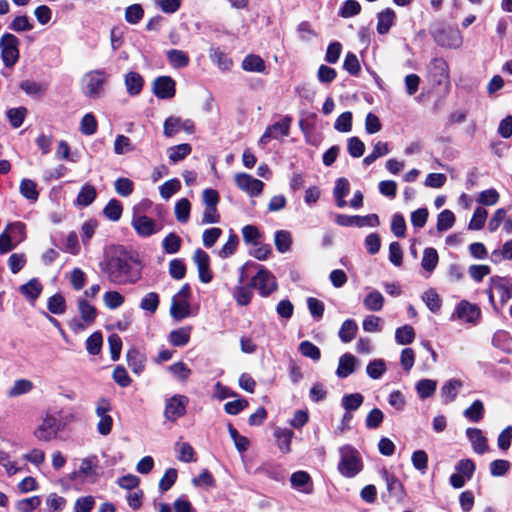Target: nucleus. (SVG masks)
I'll use <instances>...</instances> for the list:
<instances>
[{"label": "nucleus", "mask_w": 512, "mask_h": 512, "mask_svg": "<svg viewBox=\"0 0 512 512\" xmlns=\"http://www.w3.org/2000/svg\"><path fill=\"white\" fill-rule=\"evenodd\" d=\"M131 225L140 237H149L160 230L153 219L139 213L133 214Z\"/></svg>", "instance_id": "nucleus-14"}, {"label": "nucleus", "mask_w": 512, "mask_h": 512, "mask_svg": "<svg viewBox=\"0 0 512 512\" xmlns=\"http://www.w3.org/2000/svg\"><path fill=\"white\" fill-rule=\"evenodd\" d=\"M252 284L263 296H268L277 290L275 276L263 267L260 268L258 273L253 277Z\"/></svg>", "instance_id": "nucleus-11"}, {"label": "nucleus", "mask_w": 512, "mask_h": 512, "mask_svg": "<svg viewBox=\"0 0 512 512\" xmlns=\"http://www.w3.org/2000/svg\"><path fill=\"white\" fill-rule=\"evenodd\" d=\"M395 12L391 8H386L377 15V31L380 34H386L395 20Z\"/></svg>", "instance_id": "nucleus-29"}, {"label": "nucleus", "mask_w": 512, "mask_h": 512, "mask_svg": "<svg viewBox=\"0 0 512 512\" xmlns=\"http://www.w3.org/2000/svg\"><path fill=\"white\" fill-rule=\"evenodd\" d=\"M341 403L345 411H355L362 405L363 396L360 393L348 394L342 398Z\"/></svg>", "instance_id": "nucleus-55"}, {"label": "nucleus", "mask_w": 512, "mask_h": 512, "mask_svg": "<svg viewBox=\"0 0 512 512\" xmlns=\"http://www.w3.org/2000/svg\"><path fill=\"white\" fill-rule=\"evenodd\" d=\"M19 292L29 301L34 302L42 292V285L36 279L29 280L26 284L19 287Z\"/></svg>", "instance_id": "nucleus-28"}, {"label": "nucleus", "mask_w": 512, "mask_h": 512, "mask_svg": "<svg viewBox=\"0 0 512 512\" xmlns=\"http://www.w3.org/2000/svg\"><path fill=\"white\" fill-rule=\"evenodd\" d=\"M277 445L282 453H289L291 451V441L293 438V431L290 429L276 428L274 431Z\"/></svg>", "instance_id": "nucleus-30"}, {"label": "nucleus", "mask_w": 512, "mask_h": 512, "mask_svg": "<svg viewBox=\"0 0 512 512\" xmlns=\"http://www.w3.org/2000/svg\"><path fill=\"white\" fill-rule=\"evenodd\" d=\"M385 371L386 364L383 359H374L366 367L367 375L374 380L381 378Z\"/></svg>", "instance_id": "nucleus-51"}, {"label": "nucleus", "mask_w": 512, "mask_h": 512, "mask_svg": "<svg viewBox=\"0 0 512 512\" xmlns=\"http://www.w3.org/2000/svg\"><path fill=\"white\" fill-rule=\"evenodd\" d=\"M422 300L432 312H437L441 307V298L433 289L425 291L422 295Z\"/></svg>", "instance_id": "nucleus-56"}, {"label": "nucleus", "mask_w": 512, "mask_h": 512, "mask_svg": "<svg viewBox=\"0 0 512 512\" xmlns=\"http://www.w3.org/2000/svg\"><path fill=\"white\" fill-rule=\"evenodd\" d=\"M350 192V184L349 181L346 178H339L336 181L333 195L336 200V204L339 208H344L347 205V202L345 201V197Z\"/></svg>", "instance_id": "nucleus-27"}, {"label": "nucleus", "mask_w": 512, "mask_h": 512, "mask_svg": "<svg viewBox=\"0 0 512 512\" xmlns=\"http://www.w3.org/2000/svg\"><path fill=\"white\" fill-rule=\"evenodd\" d=\"M34 384L28 379L16 380L7 392L9 397H18L32 391Z\"/></svg>", "instance_id": "nucleus-34"}, {"label": "nucleus", "mask_w": 512, "mask_h": 512, "mask_svg": "<svg viewBox=\"0 0 512 512\" xmlns=\"http://www.w3.org/2000/svg\"><path fill=\"white\" fill-rule=\"evenodd\" d=\"M27 257L24 253H13L9 256L7 264L13 274H17L26 265Z\"/></svg>", "instance_id": "nucleus-58"}, {"label": "nucleus", "mask_w": 512, "mask_h": 512, "mask_svg": "<svg viewBox=\"0 0 512 512\" xmlns=\"http://www.w3.org/2000/svg\"><path fill=\"white\" fill-rule=\"evenodd\" d=\"M193 261L198 269L199 279L202 283H209L212 280V273L210 271V258L209 255L202 249H197L193 255Z\"/></svg>", "instance_id": "nucleus-17"}, {"label": "nucleus", "mask_w": 512, "mask_h": 512, "mask_svg": "<svg viewBox=\"0 0 512 512\" xmlns=\"http://www.w3.org/2000/svg\"><path fill=\"white\" fill-rule=\"evenodd\" d=\"M487 293L493 309L499 311L511 297L512 280L508 278L492 279Z\"/></svg>", "instance_id": "nucleus-6"}, {"label": "nucleus", "mask_w": 512, "mask_h": 512, "mask_svg": "<svg viewBox=\"0 0 512 512\" xmlns=\"http://www.w3.org/2000/svg\"><path fill=\"white\" fill-rule=\"evenodd\" d=\"M191 295V289L188 284H185L181 289L173 296L170 315L173 319L180 321L190 316L191 307L189 298Z\"/></svg>", "instance_id": "nucleus-7"}, {"label": "nucleus", "mask_w": 512, "mask_h": 512, "mask_svg": "<svg viewBox=\"0 0 512 512\" xmlns=\"http://www.w3.org/2000/svg\"><path fill=\"white\" fill-rule=\"evenodd\" d=\"M98 468L97 456H88L81 459L79 468L73 473V476L83 482L94 483L98 477Z\"/></svg>", "instance_id": "nucleus-10"}, {"label": "nucleus", "mask_w": 512, "mask_h": 512, "mask_svg": "<svg viewBox=\"0 0 512 512\" xmlns=\"http://www.w3.org/2000/svg\"><path fill=\"white\" fill-rule=\"evenodd\" d=\"M359 364L358 359L349 353L343 354L339 359L338 368L336 370V374L340 378H346L350 374H352L357 365Z\"/></svg>", "instance_id": "nucleus-19"}, {"label": "nucleus", "mask_w": 512, "mask_h": 512, "mask_svg": "<svg viewBox=\"0 0 512 512\" xmlns=\"http://www.w3.org/2000/svg\"><path fill=\"white\" fill-rule=\"evenodd\" d=\"M457 318L467 322H475L479 316V310L476 305L469 303L468 301H461L456 308Z\"/></svg>", "instance_id": "nucleus-21"}, {"label": "nucleus", "mask_w": 512, "mask_h": 512, "mask_svg": "<svg viewBox=\"0 0 512 512\" xmlns=\"http://www.w3.org/2000/svg\"><path fill=\"white\" fill-rule=\"evenodd\" d=\"M194 132V123L191 120H182L179 117L170 116L164 122L163 133L166 137H173L179 131Z\"/></svg>", "instance_id": "nucleus-16"}, {"label": "nucleus", "mask_w": 512, "mask_h": 512, "mask_svg": "<svg viewBox=\"0 0 512 512\" xmlns=\"http://www.w3.org/2000/svg\"><path fill=\"white\" fill-rule=\"evenodd\" d=\"M124 82L126 91L131 96L138 95L141 92L144 85L143 77L139 73L133 71L128 72L124 76Z\"/></svg>", "instance_id": "nucleus-24"}, {"label": "nucleus", "mask_w": 512, "mask_h": 512, "mask_svg": "<svg viewBox=\"0 0 512 512\" xmlns=\"http://www.w3.org/2000/svg\"><path fill=\"white\" fill-rule=\"evenodd\" d=\"M20 193L23 197L31 201H36L39 195L36 183L30 179H23L21 181Z\"/></svg>", "instance_id": "nucleus-53"}, {"label": "nucleus", "mask_w": 512, "mask_h": 512, "mask_svg": "<svg viewBox=\"0 0 512 512\" xmlns=\"http://www.w3.org/2000/svg\"><path fill=\"white\" fill-rule=\"evenodd\" d=\"M126 357L129 367L135 374H140L144 370L145 358L137 350L130 349Z\"/></svg>", "instance_id": "nucleus-36"}, {"label": "nucleus", "mask_w": 512, "mask_h": 512, "mask_svg": "<svg viewBox=\"0 0 512 512\" xmlns=\"http://www.w3.org/2000/svg\"><path fill=\"white\" fill-rule=\"evenodd\" d=\"M20 88L28 95L39 97L45 92V86L32 80H24Z\"/></svg>", "instance_id": "nucleus-61"}, {"label": "nucleus", "mask_w": 512, "mask_h": 512, "mask_svg": "<svg viewBox=\"0 0 512 512\" xmlns=\"http://www.w3.org/2000/svg\"><path fill=\"white\" fill-rule=\"evenodd\" d=\"M124 296L118 291H108L103 295L104 305L111 310L117 309L124 303Z\"/></svg>", "instance_id": "nucleus-52"}, {"label": "nucleus", "mask_w": 512, "mask_h": 512, "mask_svg": "<svg viewBox=\"0 0 512 512\" xmlns=\"http://www.w3.org/2000/svg\"><path fill=\"white\" fill-rule=\"evenodd\" d=\"M107 280L115 285L136 283L141 278V264L122 246H109L100 264Z\"/></svg>", "instance_id": "nucleus-1"}, {"label": "nucleus", "mask_w": 512, "mask_h": 512, "mask_svg": "<svg viewBox=\"0 0 512 512\" xmlns=\"http://www.w3.org/2000/svg\"><path fill=\"white\" fill-rule=\"evenodd\" d=\"M41 504L39 496H32L19 500L16 503V509L19 512H32Z\"/></svg>", "instance_id": "nucleus-62"}, {"label": "nucleus", "mask_w": 512, "mask_h": 512, "mask_svg": "<svg viewBox=\"0 0 512 512\" xmlns=\"http://www.w3.org/2000/svg\"><path fill=\"white\" fill-rule=\"evenodd\" d=\"M176 457L179 461L190 463L196 461L193 447L187 442L178 441L175 444Z\"/></svg>", "instance_id": "nucleus-33"}, {"label": "nucleus", "mask_w": 512, "mask_h": 512, "mask_svg": "<svg viewBox=\"0 0 512 512\" xmlns=\"http://www.w3.org/2000/svg\"><path fill=\"white\" fill-rule=\"evenodd\" d=\"M133 150L134 146L129 137L122 134L116 136L114 141V153L116 155H124Z\"/></svg>", "instance_id": "nucleus-48"}, {"label": "nucleus", "mask_w": 512, "mask_h": 512, "mask_svg": "<svg viewBox=\"0 0 512 512\" xmlns=\"http://www.w3.org/2000/svg\"><path fill=\"white\" fill-rule=\"evenodd\" d=\"M191 330L192 328L190 326L172 330L169 334L170 343L176 347L186 345L190 340Z\"/></svg>", "instance_id": "nucleus-32"}, {"label": "nucleus", "mask_w": 512, "mask_h": 512, "mask_svg": "<svg viewBox=\"0 0 512 512\" xmlns=\"http://www.w3.org/2000/svg\"><path fill=\"white\" fill-rule=\"evenodd\" d=\"M290 130V120L288 118L282 119L268 126L262 136L259 139V145L265 146L272 139H279L281 137L288 136Z\"/></svg>", "instance_id": "nucleus-13"}, {"label": "nucleus", "mask_w": 512, "mask_h": 512, "mask_svg": "<svg viewBox=\"0 0 512 512\" xmlns=\"http://www.w3.org/2000/svg\"><path fill=\"white\" fill-rule=\"evenodd\" d=\"M210 57L222 71H228L233 66L232 59L219 49H212L210 52Z\"/></svg>", "instance_id": "nucleus-45"}, {"label": "nucleus", "mask_w": 512, "mask_h": 512, "mask_svg": "<svg viewBox=\"0 0 512 512\" xmlns=\"http://www.w3.org/2000/svg\"><path fill=\"white\" fill-rule=\"evenodd\" d=\"M340 461L338 463L339 473L346 478H353L363 469V462L360 453L350 445L339 448Z\"/></svg>", "instance_id": "nucleus-4"}, {"label": "nucleus", "mask_w": 512, "mask_h": 512, "mask_svg": "<svg viewBox=\"0 0 512 512\" xmlns=\"http://www.w3.org/2000/svg\"><path fill=\"white\" fill-rule=\"evenodd\" d=\"M98 127L97 120L92 113H86L80 121V132L84 135L91 136L96 133Z\"/></svg>", "instance_id": "nucleus-46"}, {"label": "nucleus", "mask_w": 512, "mask_h": 512, "mask_svg": "<svg viewBox=\"0 0 512 512\" xmlns=\"http://www.w3.org/2000/svg\"><path fill=\"white\" fill-rule=\"evenodd\" d=\"M462 382L458 379H450L445 382L440 390L441 398L445 404L454 401L457 397L459 389L462 387Z\"/></svg>", "instance_id": "nucleus-23"}, {"label": "nucleus", "mask_w": 512, "mask_h": 512, "mask_svg": "<svg viewBox=\"0 0 512 512\" xmlns=\"http://www.w3.org/2000/svg\"><path fill=\"white\" fill-rule=\"evenodd\" d=\"M191 203L186 198H181L175 204L174 213L178 222L187 223L190 217Z\"/></svg>", "instance_id": "nucleus-39"}, {"label": "nucleus", "mask_w": 512, "mask_h": 512, "mask_svg": "<svg viewBox=\"0 0 512 512\" xmlns=\"http://www.w3.org/2000/svg\"><path fill=\"white\" fill-rule=\"evenodd\" d=\"M416 392L421 400L434 395L437 389V382L432 379H421L415 385Z\"/></svg>", "instance_id": "nucleus-31"}, {"label": "nucleus", "mask_w": 512, "mask_h": 512, "mask_svg": "<svg viewBox=\"0 0 512 512\" xmlns=\"http://www.w3.org/2000/svg\"><path fill=\"white\" fill-rule=\"evenodd\" d=\"M95 505L93 496L80 497L75 501L74 512H91Z\"/></svg>", "instance_id": "nucleus-64"}, {"label": "nucleus", "mask_w": 512, "mask_h": 512, "mask_svg": "<svg viewBox=\"0 0 512 512\" xmlns=\"http://www.w3.org/2000/svg\"><path fill=\"white\" fill-rule=\"evenodd\" d=\"M153 92L160 99H170L176 92L175 81L170 76H160L153 83Z\"/></svg>", "instance_id": "nucleus-18"}, {"label": "nucleus", "mask_w": 512, "mask_h": 512, "mask_svg": "<svg viewBox=\"0 0 512 512\" xmlns=\"http://www.w3.org/2000/svg\"><path fill=\"white\" fill-rule=\"evenodd\" d=\"M293 243L292 234L288 230H278L274 234V245L279 253L290 251Z\"/></svg>", "instance_id": "nucleus-26"}, {"label": "nucleus", "mask_w": 512, "mask_h": 512, "mask_svg": "<svg viewBox=\"0 0 512 512\" xmlns=\"http://www.w3.org/2000/svg\"><path fill=\"white\" fill-rule=\"evenodd\" d=\"M188 398L184 395H174L166 402L164 416L169 421H176L186 413Z\"/></svg>", "instance_id": "nucleus-12"}, {"label": "nucleus", "mask_w": 512, "mask_h": 512, "mask_svg": "<svg viewBox=\"0 0 512 512\" xmlns=\"http://www.w3.org/2000/svg\"><path fill=\"white\" fill-rule=\"evenodd\" d=\"M167 58L170 65L177 69L186 67L189 64V57L182 50L171 49L167 51Z\"/></svg>", "instance_id": "nucleus-41"}, {"label": "nucleus", "mask_w": 512, "mask_h": 512, "mask_svg": "<svg viewBox=\"0 0 512 512\" xmlns=\"http://www.w3.org/2000/svg\"><path fill=\"white\" fill-rule=\"evenodd\" d=\"M191 145L187 143L169 147L167 154L171 162L176 163L183 160L191 153Z\"/></svg>", "instance_id": "nucleus-35"}, {"label": "nucleus", "mask_w": 512, "mask_h": 512, "mask_svg": "<svg viewBox=\"0 0 512 512\" xmlns=\"http://www.w3.org/2000/svg\"><path fill=\"white\" fill-rule=\"evenodd\" d=\"M77 310L79 317H75L68 322L69 328L75 334L81 333L90 327L98 315L96 307L84 297L77 300Z\"/></svg>", "instance_id": "nucleus-5"}, {"label": "nucleus", "mask_w": 512, "mask_h": 512, "mask_svg": "<svg viewBox=\"0 0 512 512\" xmlns=\"http://www.w3.org/2000/svg\"><path fill=\"white\" fill-rule=\"evenodd\" d=\"M234 179L237 187L250 196H258L263 190V182L247 173H237Z\"/></svg>", "instance_id": "nucleus-15"}, {"label": "nucleus", "mask_w": 512, "mask_h": 512, "mask_svg": "<svg viewBox=\"0 0 512 512\" xmlns=\"http://www.w3.org/2000/svg\"><path fill=\"white\" fill-rule=\"evenodd\" d=\"M241 67L244 71L253 73H264L266 69L264 60L256 54L247 55L243 59Z\"/></svg>", "instance_id": "nucleus-25"}, {"label": "nucleus", "mask_w": 512, "mask_h": 512, "mask_svg": "<svg viewBox=\"0 0 512 512\" xmlns=\"http://www.w3.org/2000/svg\"><path fill=\"white\" fill-rule=\"evenodd\" d=\"M363 304L369 311H380L384 305V297L379 291H372L366 295Z\"/></svg>", "instance_id": "nucleus-40"}, {"label": "nucleus", "mask_w": 512, "mask_h": 512, "mask_svg": "<svg viewBox=\"0 0 512 512\" xmlns=\"http://www.w3.org/2000/svg\"><path fill=\"white\" fill-rule=\"evenodd\" d=\"M415 339V331L412 326L404 325L395 331V340L399 345L411 344Z\"/></svg>", "instance_id": "nucleus-43"}, {"label": "nucleus", "mask_w": 512, "mask_h": 512, "mask_svg": "<svg viewBox=\"0 0 512 512\" xmlns=\"http://www.w3.org/2000/svg\"><path fill=\"white\" fill-rule=\"evenodd\" d=\"M109 73L102 68L89 70L80 79L82 94L89 99L100 98L109 80Z\"/></svg>", "instance_id": "nucleus-2"}, {"label": "nucleus", "mask_w": 512, "mask_h": 512, "mask_svg": "<svg viewBox=\"0 0 512 512\" xmlns=\"http://www.w3.org/2000/svg\"><path fill=\"white\" fill-rule=\"evenodd\" d=\"M181 188V183L178 179L173 178L164 182L160 186V195L163 199L168 200L177 193Z\"/></svg>", "instance_id": "nucleus-54"}, {"label": "nucleus", "mask_w": 512, "mask_h": 512, "mask_svg": "<svg viewBox=\"0 0 512 512\" xmlns=\"http://www.w3.org/2000/svg\"><path fill=\"white\" fill-rule=\"evenodd\" d=\"M48 310L53 314H63L66 310L64 297L60 294L51 296L48 300Z\"/></svg>", "instance_id": "nucleus-63"}, {"label": "nucleus", "mask_w": 512, "mask_h": 512, "mask_svg": "<svg viewBox=\"0 0 512 512\" xmlns=\"http://www.w3.org/2000/svg\"><path fill=\"white\" fill-rule=\"evenodd\" d=\"M5 230L16 245H19L26 239V227L21 222L10 223L5 227Z\"/></svg>", "instance_id": "nucleus-38"}, {"label": "nucleus", "mask_w": 512, "mask_h": 512, "mask_svg": "<svg viewBox=\"0 0 512 512\" xmlns=\"http://www.w3.org/2000/svg\"><path fill=\"white\" fill-rule=\"evenodd\" d=\"M122 205L121 203L116 200V199H112L108 202V204L106 205V207L104 208V214L105 216L109 219V220H112V221H117L120 219L121 215H122Z\"/></svg>", "instance_id": "nucleus-60"}, {"label": "nucleus", "mask_w": 512, "mask_h": 512, "mask_svg": "<svg viewBox=\"0 0 512 512\" xmlns=\"http://www.w3.org/2000/svg\"><path fill=\"white\" fill-rule=\"evenodd\" d=\"M357 330L358 326L354 320H345L339 330V337L343 342L348 343L355 338Z\"/></svg>", "instance_id": "nucleus-44"}, {"label": "nucleus", "mask_w": 512, "mask_h": 512, "mask_svg": "<svg viewBox=\"0 0 512 512\" xmlns=\"http://www.w3.org/2000/svg\"><path fill=\"white\" fill-rule=\"evenodd\" d=\"M239 244V238L236 234L231 233L228 237L227 242L219 250L218 255L221 258H228L235 253Z\"/></svg>", "instance_id": "nucleus-59"}, {"label": "nucleus", "mask_w": 512, "mask_h": 512, "mask_svg": "<svg viewBox=\"0 0 512 512\" xmlns=\"http://www.w3.org/2000/svg\"><path fill=\"white\" fill-rule=\"evenodd\" d=\"M27 114L25 107L11 108L7 111V117L14 128L20 127Z\"/></svg>", "instance_id": "nucleus-57"}, {"label": "nucleus", "mask_w": 512, "mask_h": 512, "mask_svg": "<svg viewBox=\"0 0 512 512\" xmlns=\"http://www.w3.org/2000/svg\"><path fill=\"white\" fill-rule=\"evenodd\" d=\"M439 261L438 253L434 248H426L423 251L421 266L427 272H432Z\"/></svg>", "instance_id": "nucleus-42"}, {"label": "nucleus", "mask_w": 512, "mask_h": 512, "mask_svg": "<svg viewBox=\"0 0 512 512\" xmlns=\"http://www.w3.org/2000/svg\"><path fill=\"white\" fill-rule=\"evenodd\" d=\"M96 189L90 184H85L80 189L76 202L79 206H89L96 198Z\"/></svg>", "instance_id": "nucleus-37"}, {"label": "nucleus", "mask_w": 512, "mask_h": 512, "mask_svg": "<svg viewBox=\"0 0 512 512\" xmlns=\"http://www.w3.org/2000/svg\"><path fill=\"white\" fill-rule=\"evenodd\" d=\"M112 410L111 403L106 398H100L95 403V414L98 417L97 431L99 434L106 436L111 433L113 427V419L110 415Z\"/></svg>", "instance_id": "nucleus-9"}, {"label": "nucleus", "mask_w": 512, "mask_h": 512, "mask_svg": "<svg viewBox=\"0 0 512 512\" xmlns=\"http://www.w3.org/2000/svg\"><path fill=\"white\" fill-rule=\"evenodd\" d=\"M290 482L293 488L310 494L313 490V485L310 475L305 471H297L291 475Z\"/></svg>", "instance_id": "nucleus-22"}, {"label": "nucleus", "mask_w": 512, "mask_h": 512, "mask_svg": "<svg viewBox=\"0 0 512 512\" xmlns=\"http://www.w3.org/2000/svg\"><path fill=\"white\" fill-rule=\"evenodd\" d=\"M511 469V463L507 460L497 459L489 464V472L493 477L505 476Z\"/></svg>", "instance_id": "nucleus-50"}, {"label": "nucleus", "mask_w": 512, "mask_h": 512, "mask_svg": "<svg viewBox=\"0 0 512 512\" xmlns=\"http://www.w3.org/2000/svg\"><path fill=\"white\" fill-rule=\"evenodd\" d=\"M60 431V414L57 411L47 410L35 428L33 436L39 441L51 442L58 437Z\"/></svg>", "instance_id": "nucleus-3"}, {"label": "nucleus", "mask_w": 512, "mask_h": 512, "mask_svg": "<svg viewBox=\"0 0 512 512\" xmlns=\"http://www.w3.org/2000/svg\"><path fill=\"white\" fill-rule=\"evenodd\" d=\"M455 223V216L450 210H443L437 217L436 228L439 232L447 231Z\"/></svg>", "instance_id": "nucleus-49"}, {"label": "nucleus", "mask_w": 512, "mask_h": 512, "mask_svg": "<svg viewBox=\"0 0 512 512\" xmlns=\"http://www.w3.org/2000/svg\"><path fill=\"white\" fill-rule=\"evenodd\" d=\"M437 43L448 48H457L462 43V37L457 30H443L435 35Z\"/></svg>", "instance_id": "nucleus-20"}, {"label": "nucleus", "mask_w": 512, "mask_h": 512, "mask_svg": "<svg viewBox=\"0 0 512 512\" xmlns=\"http://www.w3.org/2000/svg\"><path fill=\"white\" fill-rule=\"evenodd\" d=\"M19 44V39L11 33H5L0 38L1 58L6 67H13L17 63Z\"/></svg>", "instance_id": "nucleus-8"}, {"label": "nucleus", "mask_w": 512, "mask_h": 512, "mask_svg": "<svg viewBox=\"0 0 512 512\" xmlns=\"http://www.w3.org/2000/svg\"><path fill=\"white\" fill-rule=\"evenodd\" d=\"M169 372L179 381L185 382L191 375V369L182 361L168 366Z\"/></svg>", "instance_id": "nucleus-47"}]
</instances>
